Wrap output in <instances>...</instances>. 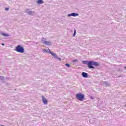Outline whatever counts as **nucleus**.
<instances>
[{"label":"nucleus","mask_w":126,"mask_h":126,"mask_svg":"<svg viewBox=\"0 0 126 126\" xmlns=\"http://www.w3.org/2000/svg\"><path fill=\"white\" fill-rule=\"evenodd\" d=\"M76 98L79 100V101H82L84 99H85V95L84 94L81 93L77 94H76Z\"/></svg>","instance_id":"nucleus-1"},{"label":"nucleus","mask_w":126,"mask_h":126,"mask_svg":"<svg viewBox=\"0 0 126 126\" xmlns=\"http://www.w3.org/2000/svg\"><path fill=\"white\" fill-rule=\"evenodd\" d=\"M15 50L16 52H17L18 53H24V48H23V47L21 46V45H17L16 47Z\"/></svg>","instance_id":"nucleus-2"},{"label":"nucleus","mask_w":126,"mask_h":126,"mask_svg":"<svg viewBox=\"0 0 126 126\" xmlns=\"http://www.w3.org/2000/svg\"><path fill=\"white\" fill-rule=\"evenodd\" d=\"M93 65H94L93 64V61H90L88 63V67H89V68H95L93 66Z\"/></svg>","instance_id":"nucleus-3"},{"label":"nucleus","mask_w":126,"mask_h":126,"mask_svg":"<svg viewBox=\"0 0 126 126\" xmlns=\"http://www.w3.org/2000/svg\"><path fill=\"white\" fill-rule=\"evenodd\" d=\"M49 53L51 55H52V56H53V57H55L56 58V59H58L59 61H61V58H58V56H57V55H56V54L53 53V52L51 51L50 50V49H49Z\"/></svg>","instance_id":"nucleus-4"},{"label":"nucleus","mask_w":126,"mask_h":126,"mask_svg":"<svg viewBox=\"0 0 126 126\" xmlns=\"http://www.w3.org/2000/svg\"><path fill=\"white\" fill-rule=\"evenodd\" d=\"M68 16H74V17H75V16H78V14L72 13L71 14H68Z\"/></svg>","instance_id":"nucleus-5"},{"label":"nucleus","mask_w":126,"mask_h":126,"mask_svg":"<svg viewBox=\"0 0 126 126\" xmlns=\"http://www.w3.org/2000/svg\"><path fill=\"white\" fill-rule=\"evenodd\" d=\"M42 101L44 103V104H45V105H47V104H48V100H47V99L45 98L44 96H42Z\"/></svg>","instance_id":"nucleus-6"},{"label":"nucleus","mask_w":126,"mask_h":126,"mask_svg":"<svg viewBox=\"0 0 126 126\" xmlns=\"http://www.w3.org/2000/svg\"><path fill=\"white\" fill-rule=\"evenodd\" d=\"M82 75L83 77H85V78H86L88 77V74L87 73H85L84 72H83L82 73Z\"/></svg>","instance_id":"nucleus-7"},{"label":"nucleus","mask_w":126,"mask_h":126,"mask_svg":"<svg viewBox=\"0 0 126 126\" xmlns=\"http://www.w3.org/2000/svg\"><path fill=\"white\" fill-rule=\"evenodd\" d=\"M93 63L94 66H99V65H100V63H99L97 62H93Z\"/></svg>","instance_id":"nucleus-8"},{"label":"nucleus","mask_w":126,"mask_h":126,"mask_svg":"<svg viewBox=\"0 0 126 126\" xmlns=\"http://www.w3.org/2000/svg\"><path fill=\"white\" fill-rule=\"evenodd\" d=\"M36 2L38 3V4H42V3H44V0H38Z\"/></svg>","instance_id":"nucleus-9"},{"label":"nucleus","mask_w":126,"mask_h":126,"mask_svg":"<svg viewBox=\"0 0 126 126\" xmlns=\"http://www.w3.org/2000/svg\"><path fill=\"white\" fill-rule=\"evenodd\" d=\"M89 63V62H88V61H82V63H84V64H88V65Z\"/></svg>","instance_id":"nucleus-10"},{"label":"nucleus","mask_w":126,"mask_h":126,"mask_svg":"<svg viewBox=\"0 0 126 126\" xmlns=\"http://www.w3.org/2000/svg\"><path fill=\"white\" fill-rule=\"evenodd\" d=\"M44 44H45V45H51V42L47 41H44Z\"/></svg>","instance_id":"nucleus-11"},{"label":"nucleus","mask_w":126,"mask_h":126,"mask_svg":"<svg viewBox=\"0 0 126 126\" xmlns=\"http://www.w3.org/2000/svg\"><path fill=\"white\" fill-rule=\"evenodd\" d=\"M76 34V30H74V34L73 35V36H75V35Z\"/></svg>","instance_id":"nucleus-12"},{"label":"nucleus","mask_w":126,"mask_h":126,"mask_svg":"<svg viewBox=\"0 0 126 126\" xmlns=\"http://www.w3.org/2000/svg\"><path fill=\"white\" fill-rule=\"evenodd\" d=\"M65 65H66V66H68V67H69V66H70V65H69V64H67V63H66Z\"/></svg>","instance_id":"nucleus-13"},{"label":"nucleus","mask_w":126,"mask_h":126,"mask_svg":"<svg viewBox=\"0 0 126 126\" xmlns=\"http://www.w3.org/2000/svg\"><path fill=\"white\" fill-rule=\"evenodd\" d=\"M9 9V8H5V10H8Z\"/></svg>","instance_id":"nucleus-14"},{"label":"nucleus","mask_w":126,"mask_h":126,"mask_svg":"<svg viewBox=\"0 0 126 126\" xmlns=\"http://www.w3.org/2000/svg\"><path fill=\"white\" fill-rule=\"evenodd\" d=\"M1 45H2V46H4V44H3V43H2Z\"/></svg>","instance_id":"nucleus-15"},{"label":"nucleus","mask_w":126,"mask_h":126,"mask_svg":"<svg viewBox=\"0 0 126 126\" xmlns=\"http://www.w3.org/2000/svg\"><path fill=\"white\" fill-rule=\"evenodd\" d=\"M74 62H77V60H74Z\"/></svg>","instance_id":"nucleus-16"},{"label":"nucleus","mask_w":126,"mask_h":126,"mask_svg":"<svg viewBox=\"0 0 126 126\" xmlns=\"http://www.w3.org/2000/svg\"><path fill=\"white\" fill-rule=\"evenodd\" d=\"M45 52H47V51H46V50H45Z\"/></svg>","instance_id":"nucleus-17"}]
</instances>
